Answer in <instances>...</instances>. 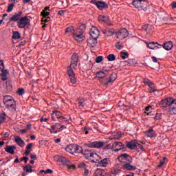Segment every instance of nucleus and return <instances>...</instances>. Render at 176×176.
<instances>
[{
    "mask_svg": "<svg viewBox=\"0 0 176 176\" xmlns=\"http://www.w3.org/2000/svg\"><path fill=\"white\" fill-rule=\"evenodd\" d=\"M23 16V11L16 12L9 19V22L16 23L18 28L24 29L25 27L31 25V20L27 16Z\"/></svg>",
    "mask_w": 176,
    "mask_h": 176,
    "instance_id": "nucleus-1",
    "label": "nucleus"
},
{
    "mask_svg": "<svg viewBox=\"0 0 176 176\" xmlns=\"http://www.w3.org/2000/svg\"><path fill=\"white\" fill-rule=\"evenodd\" d=\"M118 159L120 163H123V170L126 171H135L137 170V166L131 165V163H133L131 155L124 153L118 155Z\"/></svg>",
    "mask_w": 176,
    "mask_h": 176,
    "instance_id": "nucleus-2",
    "label": "nucleus"
},
{
    "mask_svg": "<svg viewBox=\"0 0 176 176\" xmlns=\"http://www.w3.org/2000/svg\"><path fill=\"white\" fill-rule=\"evenodd\" d=\"M160 105L162 109L168 108L170 115H176V99L166 98L161 100Z\"/></svg>",
    "mask_w": 176,
    "mask_h": 176,
    "instance_id": "nucleus-3",
    "label": "nucleus"
},
{
    "mask_svg": "<svg viewBox=\"0 0 176 176\" xmlns=\"http://www.w3.org/2000/svg\"><path fill=\"white\" fill-rule=\"evenodd\" d=\"M3 102L7 109H9L10 111H16L17 108V107L16 106V101L12 96H4Z\"/></svg>",
    "mask_w": 176,
    "mask_h": 176,
    "instance_id": "nucleus-4",
    "label": "nucleus"
},
{
    "mask_svg": "<svg viewBox=\"0 0 176 176\" xmlns=\"http://www.w3.org/2000/svg\"><path fill=\"white\" fill-rule=\"evenodd\" d=\"M86 30V25L82 24L76 30V32L73 33V38L75 41H80L85 38V30Z\"/></svg>",
    "mask_w": 176,
    "mask_h": 176,
    "instance_id": "nucleus-5",
    "label": "nucleus"
},
{
    "mask_svg": "<svg viewBox=\"0 0 176 176\" xmlns=\"http://www.w3.org/2000/svg\"><path fill=\"white\" fill-rule=\"evenodd\" d=\"M82 155H84L86 159H92V162H96V160L98 157V155L97 153H94L93 150H85L82 151Z\"/></svg>",
    "mask_w": 176,
    "mask_h": 176,
    "instance_id": "nucleus-6",
    "label": "nucleus"
},
{
    "mask_svg": "<svg viewBox=\"0 0 176 176\" xmlns=\"http://www.w3.org/2000/svg\"><path fill=\"white\" fill-rule=\"evenodd\" d=\"M116 36L118 39H124L129 36V31L126 28H122L118 32H115Z\"/></svg>",
    "mask_w": 176,
    "mask_h": 176,
    "instance_id": "nucleus-7",
    "label": "nucleus"
},
{
    "mask_svg": "<svg viewBox=\"0 0 176 176\" xmlns=\"http://www.w3.org/2000/svg\"><path fill=\"white\" fill-rule=\"evenodd\" d=\"M104 145H105V142L102 141H95L87 144V146L89 148H96L97 149L104 148Z\"/></svg>",
    "mask_w": 176,
    "mask_h": 176,
    "instance_id": "nucleus-8",
    "label": "nucleus"
},
{
    "mask_svg": "<svg viewBox=\"0 0 176 176\" xmlns=\"http://www.w3.org/2000/svg\"><path fill=\"white\" fill-rule=\"evenodd\" d=\"M90 3L96 5L98 9H108V5L104 1L98 0H91Z\"/></svg>",
    "mask_w": 176,
    "mask_h": 176,
    "instance_id": "nucleus-9",
    "label": "nucleus"
},
{
    "mask_svg": "<svg viewBox=\"0 0 176 176\" xmlns=\"http://www.w3.org/2000/svg\"><path fill=\"white\" fill-rule=\"evenodd\" d=\"M67 75L71 83L75 85V83H76V78L75 77V72H74V70L72 69V66H69L67 68Z\"/></svg>",
    "mask_w": 176,
    "mask_h": 176,
    "instance_id": "nucleus-10",
    "label": "nucleus"
},
{
    "mask_svg": "<svg viewBox=\"0 0 176 176\" xmlns=\"http://www.w3.org/2000/svg\"><path fill=\"white\" fill-rule=\"evenodd\" d=\"M89 34L94 41H97L98 36H100V31L97 28L92 27L90 30Z\"/></svg>",
    "mask_w": 176,
    "mask_h": 176,
    "instance_id": "nucleus-11",
    "label": "nucleus"
},
{
    "mask_svg": "<svg viewBox=\"0 0 176 176\" xmlns=\"http://www.w3.org/2000/svg\"><path fill=\"white\" fill-rule=\"evenodd\" d=\"M124 149V144L120 142H116L113 143V151L114 152H119V151H122Z\"/></svg>",
    "mask_w": 176,
    "mask_h": 176,
    "instance_id": "nucleus-12",
    "label": "nucleus"
},
{
    "mask_svg": "<svg viewBox=\"0 0 176 176\" xmlns=\"http://www.w3.org/2000/svg\"><path fill=\"white\" fill-rule=\"evenodd\" d=\"M60 127H61V124L57 122L55 123V124L52 125L49 130L51 134H57V133H59L58 130Z\"/></svg>",
    "mask_w": 176,
    "mask_h": 176,
    "instance_id": "nucleus-13",
    "label": "nucleus"
},
{
    "mask_svg": "<svg viewBox=\"0 0 176 176\" xmlns=\"http://www.w3.org/2000/svg\"><path fill=\"white\" fill-rule=\"evenodd\" d=\"M78 61H79V56H78V54H74L72 56L70 67H72V68H75V67H77Z\"/></svg>",
    "mask_w": 176,
    "mask_h": 176,
    "instance_id": "nucleus-14",
    "label": "nucleus"
},
{
    "mask_svg": "<svg viewBox=\"0 0 176 176\" xmlns=\"http://www.w3.org/2000/svg\"><path fill=\"white\" fill-rule=\"evenodd\" d=\"M97 160L98 164L100 167H107L109 164V158H104L103 160L95 159Z\"/></svg>",
    "mask_w": 176,
    "mask_h": 176,
    "instance_id": "nucleus-15",
    "label": "nucleus"
},
{
    "mask_svg": "<svg viewBox=\"0 0 176 176\" xmlns=\"http://www.w3.org/2000/svg\"><path fill=\"white\" fill-rule=\"evenodd\" d=\"M144 2V0H134L132 3L137 9H142Z\"/></svg>",
    "mask_w": 176,
    "mask_h": 176,
    "instance_id": "nucleus-16",
    "label": "nucleus"
},
{
    "mask_svg": "<svg viewBox=\"0 0 176 176\" xmlns=\"http://www.w3.org/2000/svg\"><path fill=\"white\" fill-rule=\"evenodd\" d=\"M63 113L60 111H54L52 113V120H56V119H65L63 116Z\"/></svg>",
    "mask_w": 176,
    "mask_h": 176,
    "instance_id": "nucleus-17",
    "label": "nucleus"
},
{
    "mask_svg": "<svg viewBox=\"0 0 176 176\" xmlns=\"http://www.w3.org/2000/svg\"><path fill=\"white\" fill-rule=\"evenodd\" d=\"M0 76L3 77L2 80H8V70L5 69V67H0Z\"/></svg>",
    "mask_w": 176,
    "mask_h": 176,
    "instance_id": "nucleus-18",
    "label": "nucleus"
},
{
    "mask_svg": "<svg viewBox=\"0 0 176 176\" xmlns=\"http://www.w3.org/2000/svg\"><path fill=\"white\" fill-rule=\"evenodd\" d=\"M14 149H16V146L14 145H7L5 148L6 152H7L8 153H10L11 155H14Z\"/></svg>",
    "mask_w": 176,
    "mask_h": 176,
    "instance_id": "nucleus-19",
    "label": "nucleus"
},
{
    "mask_svg": "<svg viewBox=\"0 0 176 176\" xmlns=\"http://www.w3.org/2000/svg\"><path fill=\"white\" fill-rule=\"evenodd\" d=\"M14 141L17 145H19V146H21V148H23L24 145H25V143L23 141V139H21L20 136H15Z\"/></svg>",
    "mask_w": 176,
    "mask_h": 176,
    "instance_id": "nucleus-20",
    "label": "nucleus"
},
{
    "mask_svg": "<svg viewBox=\"0 0 176 176\" xmlns=\"http://www.w3.org/2000/svg\"><path fill=\"white\" fill-rule=\"evenodd\" d=\"M137 141L135 140L128 142L126 148H129V149H135L137 146Z\"/></svg>",
    "mask_w": 176,
    "mask_h": 176,
    "instance_id": "nucleus-21",
    "label": "nucleus"
},
{
    "mask_svg": "<svg viewBox=\"0 0 176 176\" xmlns=\"http://www.w3.org/2000/svg\"><path fill=\"white\" fill-rule=\"evenodd\" d=\"M107 71H100V72H98L96 73V78H98V79L101 80L102 79V78H105L107 76Z\"/></svg>",
    "mask_w": 176,
    "mask_h": 176,
    "instance_id": "nucleus-22",
    "label": "nucleus"
},
{
    "mask_svg": "<svg viewBox=\"0 0 176 176\" xmlns=\"http://www.w3.org/2000/svg\"><path fill=\"white\" fill-rule=\"evenodd\" d=\"M122 138V132H113L111 135V140H120Z\"/></svg>",
    "mask_w": 176,
    "mask_h": 176,
    "instance_id": "nucleus-23",
    "label": "nucleus"
},
{
    "mask_svg": "<svg viewBox=\"0 0 176 176\" xmlns=\"http://www.w3.org/2000/svg\"><path fill=\"white\" fill-rule=\"evenodd\" d=\"M162 46L164 49H165V50H171L173 46V42L171 41L166 42L165 43H164Z\"/></svg>",
    "mask_w": 176,
    "mask_h": 176,
    "instance_id": "nucleus-24",
    "label": "nucleus"
},
{
    "mask_svg": "<svg viewBox=\"0 0 176 176\" xmlns=\"http://www.w3.org/2000/svg\"><path fill=\"white\" fill-rule=\"evenodd\" d=\"M146 45H147V47H148V49H151L152 50L155 49V47H159L156 46V45H157L158 46H162V45L155 42L146 43Z\"/></svg>",
    "mask_w": 176,
    "mask_h": 176,
    "instance_id": "nucleus-25",
    "label": "nucleus"
},
{
    "mask_svg": "<svg viewBox=\"0 0 176 176\" xmlns=\"http://www.w3.org/2000/svg\"><path fill=\"white\" fill-rule=\"evenodd\" d=\"M117 78H118V74H116V73H112L110 75L109 83H110V85H112V83H113V82H115V80H116Z\"/></svg>",
    "mask_w": 176,
    "mask_h": 176,
    "instance_id": "nucleus-26",
    "label": "nucleus"
},
{
    "mask_svg": "<svg viewBox=\"0 0 176 176\" xmlns=\"http://www.w3.org/2000/svg\"><path fill=\"white\" fill-rule=\"evenodd\" d=\"M83 153V148L78 145H74V154Z\"/></svg>",
    "mask_w": 176,
    "mask_h": 176,
    "instance_id": "nucleus-27",
    "label": "nucleus"
},
{
    "mask_svg": "<svg viewBox=\"0 0 176 176\" xmlns=\"http://www.w3.org/2000/svg\"><path fill=\"white\" fill-rule=\"evenodd\" d=\"M99 81L100 82V83L102 85H103V86H109V85H111L110 82H109V80H108V78H107V77L100 78V80H99Z\"/></svg>",
    "mask_w": 176,
    "mask_h": 176,
    "instance_id": "nucleus-28",
    "label": "nucleus"
},
{
    "mask_svg": "<svg viewBox=\"0 0 176 176\" xmlns=\"http://www.w3.org/2000/svg\"><path fill=\"white\" fill-rule=\"evenodd\" d=\"M66 151L72 155H74V145H69L66 147Z\"/></svg>",
    "mask_w": 176,
    "mask_h": 176,
    "instance_id": "nucleus-29",
    "label": "nucleus"
},
{
    "mask_svg": "<svg viewBox=\"0 0 176 176\" xmlns=\"http://www.w3.org/2000/svg\"><path fill=\"white\" fill-rule=\"evenodd\" d=\"M23 170L26 173H32V171H34V170H32V166L30 164L25 165L23 166Z\"/></svg>",
    "mask_w": 176,
    "mask_h": 176,
    "instance_id": "nucleus-30",
    "label": "nucleus"
},
{
    "mask_svg": "<svg viewBox=\"0 0 176 176\" xmlns=\"http://www.w3.org/2000/svg\"><path fill=\"white\" fill-rule=\"evenodd\" d=\"M103 34H105V35H107V36H112L115 32L112 29H106L103 32Z\"/></svg>",
    "mask_w": 176,
    "mask_h": 176,
    "instance_id": "nucleus-31",
    "label": "nucleus"
},
{
    "mask_svg": "<svg viewBox=\"0 0 176 176\" xmlns=\"http://www.w3.org/2000/svg\"><path fill=\"white\" fill-rule=\"evenodd\" d=\"M146 137L152 138L155 137V131L153 129H149L145 132Z\"/></svg>",
    "mask_w": 176,
    "mask_h": 176,
    "instance_id": "nucleus-32",
    "label": "nucleus"
},
{
    "mask_svg": "<svg viewBox=\"0 0 176 176\" xmlns=\"http://www.w3.org/2000/svg\"><path fill=\"white\" fill-rule=\"evenodd\" d=\"M58 162L63 164H68V163H69V160H67V158H65V157H59Z\"/></svg>",
    "mask_w": 176,
    "mask_h": 176,
    "instance_id": "nucleus-33",
    "label": "nucleus"
},
{
    "mask_svg": "<svg viewBox=\"0 0 176 176\" xmlns=\"http://www.w3.org/2000/svg\"><path fill=\"white\" fill-rule=\"evenodd\" d=\"M21 38V34L20 32L15 31L12 33V39H20Z\"/></svg>",
    "mask_w": 176,
    "mask_h": 176,
    "instance_id": "nucleus-34",
    "label": "nucleus"
},
{
    "mask_svg": "<svg viewBox=\"0 0 176 176\" xmlns=\"http://www.w3.org/2000/svg\"><path fill=\"white\" fill-rule=\"evenodd\" d=\"M99 20H100V21H104V23H108V21H109V16L100 15L99 16Z\"/></svg>",
    "mask_w": 176,
    "mask_h": 176,
    "instance_id": "nucleus-35",
    "label": "nucleus"
},
{
    "mask_svg": "<svg viewBox=\"0 0 176 176\" xmlns=\"http://www.w3.org/2000/svg\"><path fill=\"white\" fill-rule=\"evenodd\" d=\"M94 176H105L104 175V170L101 169H97L96 171L94 173Z\"/></svg>",
    "mask_w": 176,
    "mask_h": 176,
    "instance_id": "nucleus-36",
    "label": "nucleus"
},
{
    "mask_svg": "<svg viewBox=\"0 0 176 176\" xmlns=\"http://www.w3.org/2000/svg\"><path fill=\"white\" fill-rule=\"evenodd\" d=\"M6 120V114L5 113L0 114V124L5 123Z\"/></svg>",
    "mask_w": 176,
    "mask_h": 176,
    "instance_id": "nucleus-37",
    "label": "nucleus"
},
{
    "mask_svg": "<svg viewBox=\"0 0 176 176\" xmlns=\"http://www.w3.org/2000/svg\"><path fill=\"white\" fill-rule=\"evenodd\" d=\"M77 102L78 103L79 107H81L82 108L85 107V98H78L77 100Z\"/></svg>",
    "mask_w": 176,
    "mask_h": 176,
    "instance_id": "nucleus-38",
    "label": "nucleus"
},
{
    "mask_svg": "<svg viewBox=\"0 0 176 176\" xmlns=\"http://www.w3.org/2000/svg\"><path fill=\"white\" fill-rule=\"evenodd\" d=\"M143 83H144V85H147V86H148V87H151V86H152V85H153V82H152V81H151V80L147 79V78H144L143 80Z\"/></svg>",
    "mask_w": 176,
    "mask_h": 176,
    "instance_id": "nucleus-39",
    "label": "nucleus"
},
{
    "mask_svg": "<svg viewBox=\"0 0 176 176\" xmlns=\"http://www.w3.org/2000/svg\"><path fill=\"white\" fill-rule=\"evenodd\" d=\"M107 59L109 60V61H115V60H116V56H115V55L113 54H109L107 56Z\"/></svg>",
    "mask_w": 176,
    "mask_h": 176,
    "instance_id": "nucleus-40",
    "label": "nucleus"
},
{
    "mask_svg": "<svg viewBox=\"0 0 176 176\" xmlns=\"http://www.w3.org/2000/svg\"><path fill=\"white\" fill-rule=\"evenodd\" d=\"M120 56L122 60H126V57H129V54L127 52H121Z\"/></svg>",
    "mask_w": 176,
    "mask_h": 176,
    "instance_id": "nucleus-41",
    "label": "nucleus"
},
{
    "mask_svg": "<svg viewBox=\"0 0 176 176\" xmlns=\"http://www.w3.org/2000/svg\"><path fill=\"white\" fill-rule=\"evenodd\" d=\"M50 14V12H46L45 10H42V12H41V16H43V17H44V19H46L47 17V16H49Z\"/></svg>",
    "mask_w": 176,
    "mask_h": 176,
    "instance_id": "nucleus-42",
    "label": "nucleus"
},
{
    "mask_svg": "<svg viewBox=\"0 0 176 176\" xmlns=\"http://www.w3.org/2000/svg\"><path fill=\"white\" fill-rule=\"evenodd\" d=\"M13 8H14V4L10 3L8 6L7 12L9 13L10 12H12L13 10Z\"/></svg>",
    "mask_w": 176,
    "mask_h": 176,
    "instance_id": "nucleus-43",
    "label": "nucleus"
},
{
    "mask_svg": "<svg viewBox=\"0 0 176 176\" xmlns=\"http://www.w3.org/2000/svg\"><path fill=\"white\" fill-rule=\"evenodd\" d=\"M162 116H163V113H157L155 114V120H160V119H162Z\"/></svg>",
    "mask_w": 176,
    "mask_h": 176,
    "instance_id": "nucleus-44",
    "label": "nucleus"
},
{
    "mask_svg": "<svg viewBox=\"0 0 176 176\" xmlns=\"http://www.w3.org/2000/svg\"><path fill=\"white\" fill-rule=\"evenodd\" d=\"M78 168H83V170H85V168H87V166L86 165L85 163L81 162L78 164Z\"/></svg>",
    "mask_w": 176,
    "mask_h": 176,
    "instance_id": "nucleus-45",
    "label": "nucleus"
},
{
    "mask_svg": "<svg viewBox=\"0 0 176 176\" xmlns=\"http://www.w3.org/2000/svg\"><path fill=\"white\" fill-rule=\"evenodd\" d=\"M104 149L105 150H108V149H112V151H113V144H107Z\"/></svg>",
    "mask_w": 176,
    "mask_h": 176,
    "instance_id": "nucleus-46",
    "label": "nucleus"
},
{
    "mask_svg": "<svg viewBox=\"0 0 176 176\" xmlns=\"http://www.w3.org/2000/svg\"><path fill=\"white\" fill-rule=\"evenodd\" d=\"M116 49H118V50H120V49H123V45L120 43V42H118L116 44Z\"/></svg>",
    "mask_w": 176,
    "mask_h": 176,
    "instance_id": "nucleus-47",
    "label": "nucleus"
},
{
    "mask_svg": "<svg viewBox=\"0 0 176 176\" xmlns=\"http://www.w3.org/2000/svg\"><path fill=\"white\" fill-rule=\"evenodd\" d=\"M16 93L19 94V96H23V94H24V88L19 89Z\"/></svg>",
    "mask_w": 176,
    "mask_h": 176,
    "instance_id": "nucleus-48",
    "label": "nucleus"
},
{
    "mask_svg": "<svg viewBox=\"0 0 176 176\" xmlns=\"http://www.w3.org/2000/svg\"><path fill=\"white\" fill-rule=\"evenodd\" d=\"M89 174H90V170H89V169H87V168L84 169L83 176H88Z\"/></svg>",
    "mask_w": 176,
    "mask_h": 176,
    "instance_id": "nucleus-49",
    "label": "nucleus"
},
{
    "mask_svg": "<svg viewBox=\"0 0 176 176\" xmlns=\"http://www.w3.org/2000/svg\"><path fill=\"white\" fill-rule=\"evenodd\" d=\"M72 31H74V28L72 26L68 27L66 30L65 32L68 33V32H72Z\"/></svg>",
    "mask_w": 176,
    "mask_h": 176,
    "instance_id": "nucleus-50",
    "label": "nucleus"
},
{
    "mask_svg": "<svg viewBox=\"0 0 176 176\" xmlns=\"http://www.w3.org/2000/svg\"><path fill=\"white\" fill-rule=\"evenodd\" d=\"M101 61H102V56H98L96 59V62L99 64V63H101Z\"/></svg>",
    "mask_w": 176,
    "mask_h": 176,
    "instance_id": "nucleus-51",
    "label": "nucleus"
},
{
    "mask_svg": "<svg viewBox=\"0 0 176 176\" xmlns=\"http://www.w3.org/2000/svg\"><path fill=\"white\" fill-rule=\"evenodd\" d=\"M164 159H166V157H164V160L160 162V164L157 165L158 168L163 167V164H164Z\"/></svg>",
    "mask_w": 176,
    "mask_h": 176,
    "instance_id": "nucleus-52",
    "label": "nucleus"
},
{
    "mask_svg": "<svg viewBox=\"0 0 176 176\" xmlns=\"http://www.w3.org/2000/svg\"><path fill=\"white\" fill-rule=\"evenodd\" d=\"M148 91L149 93H155V91H156V89H153L152 86H150L148 89Z\"/></svg>",
    "mask_w": 176,
    "mask_h": 176,
    "instance_id": "nucleus-53",
    "label": "nucleus"
},
{
    "mask_svg": "<svg viewBox=\"0 0 176 176\" xmlns=\"http://www.w3.org/2000/svg\"><path fill=\"white\" fill-rule=\"evenodd\" d=\"M65 129H67V126H64V125H61V124H60V127L59 129H58L59 133H60V131H63V130H64Z\"/></svg>",
    "mask_w": 176,
    "mask_h": 176,
    "instance_id": "nucleus-54",
    "label": "nucleus"
},
{
    "mask_svg": "<svg viewBox=\"0 0 176 176\" xmlns=\"http://www.w3.org/2000/svg\"><path fill=\"white\" fill-rule=\"evenodd\" d=\"M32 143L28 144V145L26 146V149L30 151V149H32Z\"/></svg>",
    "mask_w": 176,
    "mask_h": 176,
    "instance_id": "nucleus-55",
    "label": "nucleus"
},
{
    "mask_svg": "<svg viewBox=\"0 0 176 176\" xmlns=\"http://www.w3.org/2000/svg\"><path fill=\"white\" fill-rule=\"evenodd\" d=\"M148 25H148V24H146V25H143V26L142 27V29L143 30V31H147V30H148Z\"/></svg>",
    "mask_w": 176,
    "mask_h": 176,
    "instance_id": "nucleus-56",
    "label": "nucleus"
},
{
    "mask_svg": "<svg viewBox=\"0 0 176 176\" xmlns=\"http://www.w3.org/2000/svg\"><path fill=\"white\" fill-rule=\"evenodd\" d=\"M50 19V17H47V18H45V17H43L42 18V21L44 22V23H47V21H49V19Z\"/></svg>",
    "mask_w": 176,
    "mask_h": 176,
    "instance_id": "nucleus-57",
    "label": "nucleus"
},
{
    "mask_svg": "<svg viewBox=\"0 0 176 176\" xmlns=\"http://www.w3.org/2000/svg\"><path fill=\"white\" fill-rule=\"evenodd\" d=\"M45 174H53V170L52 169H47L45 172Z\"/></svg>",
    "mask_w": 176,
    "mask_h": 176,
    "instance_id": "nucleus-58",
    "label": "nucleus"
},
{
    "mask_svg": "<svg viewBox=\"0 0 176 176\" xmlns=\"http://www.w3.org/2000/svg\"><path fill=\"white\" fill-rule=\"evenodd\" d=\"M136 146L138 148H140V149H141V151H144V146H142V144L138 143Z\"/></svg>",
    "mask_w": 176,
    "mask_h": 176,
    "instance_id": "nucleus-59",
    "label": "nucleus"
},
{
    "mask_svg": "<svg viewBox=\"0 0 176 176\" xmlns=\"http://www.w3.org/2000/svg\"><path fill=\"white\" fill-rule=\"evenodd\" d=\"M91 47H96V45H97V41H94V42H92L90 43Z\"/></svg>",
    "mask_w": 176,
    "mask_h": 176,
    "instance_id": "nucleus-60",
    "label": "nucleus"
},
{
    "mask_svg": "<svg viewBox=\"0 0 176 176\" xmlns=\"http://www.w3.org/2000/svg\"><path fill=\"white\" fill-rule=\"evenodd\" d=\"M49 120L48 118H44L43 117H41L40 119V122H47Z\"/></svg>",
    "mask_w": 176,
    "mask_h": 176,
    "instance_id": "nucleus-61",
    "label": "nucleus"
},
{
    "mask_svg": "<svg viewBox=\"0 0 176 176\" xmlns=\"http://www.w3.org/2000/svg\"><path fill=\"white\" fill-rule=\"evenodd\" d=\"M151 60L153 61V63H157V58L155 56H152Z\"/></svg>",
    "mask_w": 176,
    "mask_h": 176,
    "instance_id": "nucleus-62",
    "label": "nucleus"
},
{
    "mask_svg": "<svg viewBox=\"0 0 176 176\" xmlns=\"http://www.w3.org/2000/svg\"><path fill=\"white\" fill-rule=\"evenodd\" d=\"M172 9H176V2L174 1L171 3Z\"/></svg>",
    "mask_w": 176,
    "mask_h": 176,
    "instance_id": "nucleus-63",
    "label": "nucleus"
},
{
    "mask_svg": "<svg viewBox=\"0 0 176 176\" xmlns=\"http://www.w3.org/2000/svg\"><path fill=\"white\" fill-rule=\"evenodd\" d=\"M64 10H60L58 12V14H59L60 16H64Z\"/></svg>",
    "mask_w": 176,
    "mask_h": 176,
    "instance_id": "nucleus-64",
    "label": "nucleus"
}]
</instances>
